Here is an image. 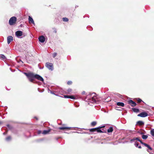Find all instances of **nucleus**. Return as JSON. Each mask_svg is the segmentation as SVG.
Segmentation results:
<instances>
[{
	"mask_svg": "<svg viewBox=\"0 0 154 154\" xmlns=\"http://www.w3.org/2000/svg\"><path fill=\"white\" fill-rule=\"evenodd\" d=\"M28 19H33L30 16L29 17Z\"/></svg>",
	"mask_w": 154,
	"mask_h": 154,
	"instance_id": "35",
	"label": "nucleus"
},
{
	"mask_svg": "<svg viewBox=\"0 0 154 154\" xmlns=\"http://www.w3.org/2000/svg\"><path fill=\"white\" fill-rule=\"evenodd\" d=\"M142 137L143 139L146 140L148 138V136L147 135H143L142 136Z\"/></svg>",
	"mask_w": 154,
	"mask_h": 154,
	"instance_id": "22",
	"label": "nucleus"
},
{
	"mask_svg": "<svg viewBox=\"0 0 154 154\" xmlns=\"http://www.w3.org/2000/svg\"><path fill=\"white\" fill-rule=\"evenodd\" d=\"M49 91H50V92L51 94H54V95H57L55 94L54 92L53 91H50L49 89H48V92H49Z\"/></svg>",
	"mask_w": 154,
	"mask_h": 154,
	"instance_id": "28",
	"label": "nucleus"
},
{
	"mask_svg": "<svg viewBox=\"0 0 154 154\" xmlns=\"http://www.w3.org/2000/svg\"><path fill=\"white\" fill-rule=\"evenodd\" d=\"M57 54L56 53H54L52 54L53 57L54 58L57 56Z\"/></svg>",
	"mask_w": 154,
	"mask_h": 154,
	"instance_id": "29",
	"label": "nucleus"
},
{
	"mask_svg": "<svg viewBox=\"0 0 154 154\" xmlns=\"http://www.w3.org/2000/svg\"><path fill=\"white\" fill-rule=\"evenodd\" d=\"M104 127L105 126H103L99 128H91L90 129L89 131L91 132H94L96 131L98 132L103 133L104 131H102L100 128Z\"/></svg>",
	"mask_w": 154,
	"mask_h": 154,
	"instance_id": "4",
	"label": "nucleus"
},
{
	"mask_svg": "<svg viewBox=\"0 0 154 154\" xmlns=\"http://www.w3.org/2000/svg\"><path fill=\"white\" fill-rule=\"evenodd\" d=\"M137 124L141 126L143 125L144 124V123L142 121H139L137 122Z\"/></svg>",
	"mask_w": 154,
	"mask_h": 154,
	"instance_id": "14",
	"label": "nucleus"
},
{
	"mask_svg": "<svg viewBox=\"0 0 154 154\" xmlns=\"http://www.w3.org/2000/svg\"><path fill=\"white\" fill-rule=\"evenodd\" d=\"M150 154H153L152 153H150Z\"/></svg>",
	"mask_w": 154,
	"mask_h": 154,
	"instance_id": "40",
	"label": "nucleus"
},
{
	"mask_svg": "<svg viewBox=\"0 0 154 154\" xmlns=\"http://www.w3.org/2000/svg\"><path fill=\"white\" fill-rule=\"evenodd\" d=\"M132 110L133 111L135 112H139V110L138 109L135 108H132Z\"/></svg>",
	"mask_w": 154,
	"mask_h": 154,
	"instance_id": "19",
	"label": "nucleus"
},
{
	"mask_svg": "<svg viewBox=\"0 0 154 154\" xmlns=\"http://www.w3.org/2000/svg\"><path fill=\"white\" fill-rule=\"evenodd\" d=\"M69 20H63V21L67 22Z\"/></svg>",
	"mask_w": 154,
	"mask_h": 154,
	"instance_id": "36",
	"label": "nucleus"
},
{
	"mask_svg": "<svg viewBox=\"0 0 154 154\" xmlns=\"http://www.w3.org/2000/svg\"><path fill=\"white\" fill-rule=\"evenodd\" d=\"M62 19H67V18H66V17H64V18H62Z\"/></svg>",
	"mask_w": 154,
	"mask_h": 154,
	"instance_id": "37",
	"label": "nucleus"
},
{
	"mask_svg": "<svg viewBox=\"0 0 154 154\" xmlns=\"http://www.w3.org/2000/svg\"><path fill=\"white\" fill-rule=\"evenodd\" d=\"M5 134V133H3V134Z\"/></svg>",
	"mask_w": 154,
	"mask_h": 154,
	"instance_id": "39",
	"label": "nucleus"
},
{
	"mask_svg": "<svg viewBox=\"0 0 154 154\" xmlns=\"http://www.w3.org/2000/svg\"><path fill=\"white\" fill-rule=\"evenodd\" d=\"M97 124V122H96L94 121L91 122V125L92 126H94L95 125Z\"/></svg>",
	"mask_w": 154,
	"mask_h": 154,
	"instance_id": "24",
	"label": "nucleus"
},
{
	"mask_svg": "<svg viewBox=\"0 0 154 154\" xmlns=\"http://www.w3.org/2000/svg\"><path fill=\"white\" fill-rule=\"evenodd\" d=\"M17 20H9V23L11 25H14L15 23Z\"/></svg>",
	"mask_w": 154,
	"mask_h": 154,
	"instance_id": "12",
	"label": "nucleus"
},
{
	"mask_svg": "<svg viewBox=\"0 0 154 154\" xmlns=\"http://www.w3.org/2000/svg\"><path fill=\"white\" fill-rule=\"evenodd\" d=\"M2 124V122L0 121V125Z\"/></svg>",
	"mask_w": 154,
	"mask_h": 154,
	"instance_id": "38",
	"label": "nucleus"
},
{
	"mask_svg": "<svg viewBox=\"0 0 154 154\" xmlns=\"http://www.w3.org/2000/svg\"><path fill=\"white\" fill-rule=\"evenodd\" d=\"M11 137L10 136H8L6 138V140L7 141H8L11 140Z\"/></svg>",
	"mask_w": 154,
	"mask_h": 154,
	"instance_id": "25",
	"label": "nucleus"
},
{
	"mask_svg": "<svg viewBox=\"0 0 154 154\" xmlns=\"http://www.w3.org/2000/svg\"><path fill=\"white\" fill-rule=\"evenodd\" d=\"M72 82L71 81H69L67 82V84L68 85H70L72 84Z\"/></svg>",
	"mask_w": 154,
	"mask_h": 154,
	"instance_id": "30",
	"label": "nucleus"
},
{
	"mask_svg": "<svg viewBox=\"0 0 154 154\" xmlns=\"http://www.w3.org/2000/svg\"><path fill=\"white\" fill-rule=\"evenodd\" d=\"M29 22L30 24H33V26H35V23H34V20H29Z\"/></svg>",
	"mask_w": 154,
	"mask_h": 154,
	"instance_id": "17",
	"label": "nucleus"
},
{
	"mask_svg": "<svg viewBox=\"0 0 154 154\" xmlns=\"http://www.w3.org/2000/svg\"><path fill=\"white\" fill-rule=\"evenodd\" d=\"M69 95H64V97L65 98H69Z\"/></svg>",
	"mask_w": 154,
	"mask_h": 154,
	"instance_id": "32",
	"label": "nucleus"
},
{
	"mask_svg": "<svg viewBox=\"0 0 154 154\" xmlns=\"http://www.w3.org/2000/svg\"><path fill=\"white\" fill-rule=\"evenodd\" d=\"M15 34L17 37L19 38L22 35L23 32L21 31H18L16 32Z\"/></svg>",
	"mask_w": 154,
	"mask_h": 154,
	"instance_id": "8",
	"label": "nucleus"
},
{
	"mask_svg": "<svg viewBox=\"0 0 154 154\" xmlns=\"http://www.w3.org/2000/svg\"><path fill=\"white\" fill-rule=\"evenodd\" d=\"M117 105L119 106H121L122 107H123L124 106V104L122 102H119L117 103Z\"/></svg>",
	"mask_w": 154,
	"mask_h": 154,
	"instance_id": "15",
	"label": "nucleus"
},
{
	"mask_svg": "<svg viewBox=\"0 0 154 154\" xmlns=\"http://www.w3.org/2000/svg\"><path fill=\"white\" fill-rule=\"evenodd\" d=\"M150 134L152 136L154 137V129H152L151 130Z\"/></svg>",
	"mask_w": 154,
	"mask_h": 154,
	"instance_id": "21",
	"label": "nucleus"
},
{
	"mask_svg": "<svg viewBox=\"0 0 154 154\" xmlns=\"http://www.w3.org/2000/svg\"><path fill=\"white\" fill-rule=\"evenodd\" d=\"M71 127H61L59 128V129L60 130H64L65 129L70 130Z\"/></svg>",
	"mask_w": 154,
	"mask_h": 154,
	"instance_id": "13",
	"label": "nucleus"
},
{
	"mask_svg": "<svg viewBox=\"0 0 154 154\" xmlns=\"http://www.w3.org/2000/svg\"><path fill=\"white\" fill-rule=\"evenodd\" d=\"M136 140H137L138 141H139L140 142V143L144 145L145 146L147 147L149 149V150H152V149L151 147H150V146L149 145H148V144H147L146 143H143L141 140H140L139 139V138L138 137H134V139L131 140V141H135Z\"/></svg>",
	"mask_w": 154,
	"mask_h": 154,
	"instance_id": "3",
	"label": "nucleus"
},
{
	"mask_svg": "<svg viewBox=\"0 0 154 154\" xmlns=\"http://www.w3.org/2000/svg\"><path fill=\"white\" fill-rule=\"evenodd\" d=\"M13 39V37L11 36H9L7 37V42L8 44H9L11 42Z\"/></svg>",
	"mask_w": 154,
	"mask_h": 154,
	"instance_id": "11",
	"label": "nucleus"
},
{
	"mask_svg": "<svg viewBox=\"0 0 154 154\" xmlns=\"http://www.w3.org/2000/svg\"><path fill=\"white\" fill-rule=\"evenodd\" d=\"M10 19H16V17L14 16L11 17Z\"/></svg>",
	"mask_w": 154,
	"mask_h": 154,
	"instance_id": "31",
	"label": "nucleus"
},
{
	"mask_svg": "<svg viewBox=\"0 0 154 154\" xmlns=\"http://www.w3.org/2000/svg\"><path fill=\"white\" fill-rule=\"evenodd\" d=\"M136 100L138 103H140L142 101V100L139 98H137Z\"/></svg>",
	"mask_w": 154,
	"mask_h": 154,
	"instance_id": "26",
	"label": "nucleus"
},
{
	"mask_svg": "<svg viewBox=\"0 0 154 154\" xmlns=\"http://www.w3.org/2000/svg\"><path fill=\"white\" fill-rule=\"evenodd\" d=\"M42 131H41L39 130L38 131V134H40L41 133Z\"/></svg>",
	"mask_w": 154,
	"mask_h": 154,
	"instance_id": "33",
	"label": "nucleus"
},
{
	"mask_svg": "<svg viewBox=\"0 0 154 154\" xmlns=\"http://www.w3.org/2000/svg\"><path fill=\"white\" fill-rule=\"evenodd\" d=\"M7 127H8L9 128H10V125H7Z\"/></svg>",
	"mask_w": 154,
	"mask_h": 154,
	"instance_id": "34",
	"label": "nucleus"
},
{
	"mask_svg": "<svg viewBox=\"0 0 154 154\" xmlns=\"http://www.w3.org/2000/svg\"><path fill=\"white\" fill-rule=\"evenodd\" d=\"M50 131L51 130L50 129L48 130H44L42 132V134H48Z\"/></svg>",
	"mask_w": 154,
	"mask_h": 154,
	"instance_id": "16",
	"label": "nucleus"
},
{
	"mask_svg": "<svg viewBox=\"0 0 154 154\" xmlns=\"http://www.w3.org/2000/svg\"><path fill=\"white\" fill-rule=\"evenodd\" d=\"M148 116V114L145 112H143L141 113L140 114H139L138 116H140L142 117H146V116Z\"/></svg>",
	"mask_w": 154,
	"mask_h": 154,
	"instance_id": "7",
	"label": "nucleus"
},
{
	"mask_svg": "<svg viewBox=\"0 0 154 154\" xmlns=\"http://www.w3.org/2000/svg\"><path fill=\"white\" fill-rule=\"evenodd\" d=\"M128 102L129 104L131 105L132 106H135L136 105V103L131 100H129Z\"/></svg>",
	"mask_w": 154,
	"mask_h": 154,
	"instance_id": "10",
	"label": "nucleus"
},
{
	"mask_svg": "<svg viewBox=\"0 0 154 154\" xmlns=\"http://www.w3.org/2000/svg\"><path fill=\"white\" fill-rule=\"evenodd\" d=\"M95 93H93L91 94L88 95L87 96L88 98H89L90 96L91 97L89 99V101L91 102L92 103H95L96 102L97 97L95 95Z\"/></svg>",
	"mask_w": 154,
	"mask_h": 154,
	"instance_id": "2",
	"label": "nucleus"
},
{
	"mask_svg": "<svg viewBox=\"0 0 154 154\" xmlns=\"http://www.w3.org/2000/svg\"><path fill=\"white\" fill-rule=\"evenodd\" d=\"M133 139H134V138L133 139H131L130 140L131 142V143H133V142L135 143L134 145H135V146L136 147H138V148L139 149H141V146H139V143H138V142H137V141H138V140H136L135 141H131V140H133Z\"/></svg>",
	"mask_w": 154,
	"mask_h": 154,
	"instance_id": "6",
	"label": "nucleus"
},
{
	"mask_svg": "<svg viewBox=\"0 0 154 154\" xmlns=\"http://www.w3.org/2000/svg\"><path fill=\"white\" fill-rule=\"evenodd\" d=\"M69 98H70L72 99H75V97L73 96H69Z\"/></svg>",
	"mask_w": 154,
	"mask_h": 154,
	"instance_id": "27",
	"label": "nucleus"
},
{
	"mask_svg": "<svg viewBox=\"0 0 154 154\" xmlns=\"http://www.w3.org/2000/svg\"><path fill=\"white\" fill-rule=\"evenodd\" d=\"M38 39L39 41L42 43H43L45 41V37L43 35L40 36L38 38Z\"/></svg>",
	"mask_w": 154,
	"mask_h": 154,
	"instance_id": "9",
	"label": "nucleus"
},
{
	"mask_svg": "<svg viewBox=\"0 0 154 154\" xmlns=\"http://www.w3.org/2000/svg\"><path fill=\"white\" fill-rule=\"evenodd\" d=\"M72 91V89L71 88H69L67 90V92L66 93L67 94H70V93Z\"/></svg>",
	"mask_w": 154,
	"mask_h": 154,
	"instance_id": "23",
	"label": "nucleus"
},
{
	"mask_svg": "<svg viewBox=\"0 0 154 154\" xmlns=\"http://www.w3.org/2000/svg\"><path fill=\"white\" fill-rule=\"evenodd\" d=\"M113 128L112 127H110L107 130V132L109 133L111 132H112L113 131Z\"/></svg>",
	"mask_w": 154,
	"mask_h": 154,
	"instance_id": "20",
	"label": "nucleus"
},
{
	"mask_svg": "<svg viewBox=\"0 0 154 154\" xmlns=\"http://www.w3.org/2000/svg\"><path fill=\"white\" fill-rule=\"evenodd\" d=\"M23 73L27 76L30 82H32L35 78L43 82H44V80L43 79L38 75L35 74L31 72L28 73L24 72Z\"/></svg>",
	"mask_w": 154,
	"mask_h": 154,
	"instance_id": "1",
	"label": "nucleus"
},
{
	"mask_svg": "<svg viewBox=\"0 0 154 154\" xmlns=\"http://www.w3.org/2000/svg\"><path fill=\"white\" fill-rule=\"evenodd\" d=\"M0 58L3 60L6 59V57L3 54H0Z\"/></svg>",
	"mask_w": 154,
	"mask_h": 154,
	"instance_id": "18",
	"label": "nucleus"
},
{
	"mask_svg": "<svg viewBox=\"0 0 154 154\" xmlns=\"http://www.w3.org/2000/svg\"><path fill=\"white\" fill-rule=\"evenodd\" d=\"M46 66L48 69L51 71L54 69L53 65L52 63H47L46 64Z\"/></svg>",
	"mask_w": 154,
	"mask_h": 154,
	"instance_id": "5",
	"label": "nucleus"
}]
</instances>
